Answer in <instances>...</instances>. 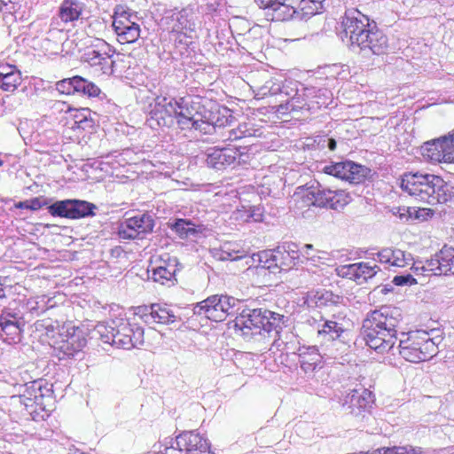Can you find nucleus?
I'll use <instances>...</instances> for the list:
<instances>
[{
	"label": "nucleus",
	"mask_w": 454,
	"mask_h": 454,
	"mask_svg": "<svg viewBox=\"0 0 454 454\" xmlns=\"http://www.w3.org/2000/svg\"><path fill=\"white\" fill-rule=\"evenodd\" d=\"M115 50L106 41L97 39L95 44L84 53V61L97 72L112 74L115 61L113 59Z\"/></svg>",
	"instance_id": "12"
},
{
	"label": "nucleus",
	"mask_w": 454,
	"mask_h": 454,
	"mask_svg": "<svg viewBox=\"0 0 454 454\" xmlns=\"http://www.w3.org/2000/svg\"><path fill=\"white\" fill-rule=\"evenodd\" d=\"M175 272L176 270L174 266L169 268L168 266L160 265L158 267H153L151 270H148V273H151L150 278H152L154 282L163 286L174 285L176 280Z\"/></svg>",
	"instance_id": "33"
},
{
	"label": "nucleus",
	"mask_w": 454,
	"mask_h": 454,
	"mask_svg": "<svg viewBox=\"0 0 454 454\" xmlns=\"http://www.w3.org/2000/svg\"><path fill=\"white\" fill-rule=\"evenodd\" d=\"M95 333L104 342L119 348L130 350L144 344V329L129 319H115L110 325L98 324Z\"/></svg>",
	"instance_id": "5"
},
{
	"label": "nucleus",
	"mask_w": 454,
	"mask_h": 454,
	"mask_svg": "<svg viewBox=\"0 0 454 454\" xmlns=\"http://www.w3.org/2000/svg\"><path fill=\"white\" fill-rule=\"evenodd\" d=\"M21 82L20 72H15L11 75L0 77V89L4 91L13 92Z\"/></svg>",
	"instance_id": "46"
},
{
	"label": "nucleus",
	"mask_w": 454,
	"mask_h": 454,
	"mask_svg": "<svg viewBox=\"0 0 454 454\" xmlns=\"http://www.w3.org/2000/svg\"><path fill=\"white\" fill-rule=\"evenodd\" d=\"M317 307H325L339 302L340 296L325 289L314 291L309 294Z\"/></svg>",
	"instance_id": "37"
},
{
	"label": "nucleus",
	"mask_w": 454,
	"mask_h": 454,
	"mask_svg": "<svg viewBox=\"0 0 454 454\" xmlns=\"http://www.w3.org/2000/svg\"><path fill=\"white\" fill-rule=\"evenodd\" d=\"M392 213L395 215H397L402 221H408L412 217V215L415 214L414 218H419L418 211L415 208L407 207H395L392 208Z\"/></svg>",
	"instance_id": "50"
},
{
	"label": "nucleus",
	"mask_w": 454,
	"mask_h": 454,
	"mask_svg": "<svg viewBox=\"0 0 454 454\" xmlns=\"http://www.w3.org/2000/svg\"><path fill=\"white\" fill-rule=\"evenodd\" d=\"M348 171L346 181H348L351 184L362 183L369 173V169L353 161H349Z\"/></svg>",
	"instance_id": "43"
},
{
	"label": "nucleus",
	"mask_w": 454,
	"mask_h": 454,
	"mask_svg": "<svg viewBox=\"0 0 454 454\" xmlns=\"http://www.w3.org/2000/svg\"><path fill=\"white\" fill-rule=\"evenodd\" d=\"M301 261L300 263L305 264L306 267L309 266L310 262H316L315 256L310 255L309 251L303 249L302 252H300Z\"/></svg>",
	"instance_id": "62"
},
{
	"label": "nucleus",
	"mask_w": 454,
	"mask_h": 454,
	"mask_svg": "<svg viewBox=\"0 0 454 454\" xmlns=\"http://www.w3.org/2000/svg\"><path fill=\"white\" fill-rule=\"evenodd\" d=\"M341 27L352 50L363 58L380 56L387 52V36L377 27L374 20H370L369 17L359 10H346Z\"/></svg>",
	"instance_id": "1"
},
{
	"label": "nucleus",
	"mask_w": 454,
	"mask_h": 454,
	"mask_svg": "<svg viewBox=\"0 0 454 454\" xmlns=\"http://www.w3.org/2000/svg\"><path fill=\"white\" fill-rule=\"evenodd\" d=\"M242 154L239 149L235 147L209 148L206 152L205 162L207 167L220 170L234 166Z\"/></svg>",
	"instance_id": "21"
},
{
	"label": "nucleus",
	"mask_w": 454,
	"mask_h": 454,
	"mask_svg": "<svg viewBox=\"0 0 454 454\" xmlns=\"http://www.w3.org/2000/svg\"><path fill=\"white\" fill-rule=\"evenodd\" d=\"M250 222H262L263 220V209L260 206H249Z\"/></svg>",
	"instance_id": "57"
},
{
	"label": "nucleus",
	"mask_w": 454,
	"mask_h": 454,
	"mask_svg": "<svg viewBox=\"0 0 454 454\" xmlns=\"http://www.w3.org/2000/svg\"><path fill=\"white\" fill-rule=\"evenodd\" d=\"M232 218L236 221L248 223L249 218V206L241 205L232 212Z\"/></svg>",
	"instance_id": "52"
},
{
	"label": "nucleus",
	"mask_w": 454,
	"mask_h": 454,
	"mask_svg": "<svg viewBox=\"0 0 454 454\" xmlns=\"http://www.w3.org/2000/svg\"><path fill=\"white\" fill-rule=\"evenodd\" d=\"M1 11L4 12H12L16 11L15 6L19 4V0H0Z\"/></svg>",
	"instance_id": "58"
},
{
	"label": "nucleus",
	"mask_w": 454,
	"mask_h": 454,
	"mask_svg": "<svg viewBox=\"0 0 454 454\" xmlns=\"http://www.w3.org/2000/svg\"><path fill=\"white\" fill-rule=\"evenodd\" d=\"M28 203L29 209L34 211L38 210L48 204L47 199L44 198H34L32 200H29Z\"/></svg>",
	"instance_id": "59"
},
{
	"label": "nucleus",
	"mask_w": 454,
	"mask_h": 454,
	"mask_svg": "<svg viewBox=\"0 0 454 454\" xmlns=\"http://www.w3.org/2000/svg\"><path fill=\"white\" fill-rule=\"evenodd\" d=\"M59 340L56 342V348L64 356H74L86 346L84 332L71 322L65 323L59 328Z\"/></svg>",
	"instance_id": "15"
},
{
	"label": "nucleus",
	"mask_w": 454,
	"mask_h": 454,
	"mask_svg": "<svg viewBox=\"0 0 454 454\" xmlns=\"http://www.w3.org/2000/svg\"><path fill=\"white\" fill-rule=\"evenodd\" d=\"M401 188L416 200L432 206L445 204L454 200V186L435 175L405 174L401 181Z\"/></svg>",
	"instance_id": "3"
},
{
	"label": "nucleus",
	"mask_w": 454,
	"mask_h": 454,
	"mask_svg": "<svg viewBox=\"0 0 454 454\" xmlns=\"http://www.w3.org/2000/svg\"><path fill=\"white\" fill-rule=\"evenodd\" d=\"M34 327L35 330L42 335L50 337L53 336L55 331L59 328V324L58 321H54L51 318H44L35 321Z\"/></svg>",
	"instance_id": "45"
},
{
	"label": "nucleus",
	"mask_w": 454,
	"mask_h": 454,
	"mask_svg": "<svg viewBox=\"0 0 454 454\" xmlns=\"http://www.w3.org/2000/svg\"><path fill=\"white\" fill-rule=\"evenodd\" d=\"M176 122L180 129L198 130L203 134L210 133V125L203 119L188 99L176 101Z\"/></svg>",
	"instance_id": "13"
},
{
	"label": "nucleus",
	"mask_w": 454,
	"mask_h": 454,
	"mask_svg": "<svg viewBox=\"0 0 454 454\" xmlns=\"http://www.w3.org/2000/svg\"><path fill=\"white\" fill-rule=\"evenodd\" d=\"M181 239H188L200 232V227L186 219H176L171 226Z\"/></svg>",
	"instance_id": "35"
},
{
	"label": "nucleus",
	"mask_w": 454,
	"mask_h": 454,
	"mask_svg": "<svg viewBox=\"0 0 454 454\" xmlns=\"http://www.w3.org/2000/svg\"><path fill=\"white\" fill-rule=\"evenodd\" d=\"M412 270L416 275L431 276L434 275L433 267L427 268V260L425 262H415Z\"/></svg>",
	"instance_id": "54"
},
{
	"label": "nucleus",
	"mask_w": 454,
	"mask_h": 454,
	"mask_svg": "<svg viewBox=\"0 0 454 454\" xmlns=\"http://www.w3.org/2000/svg\"><path fill=\"white\" fill-rule=\"evenodd\" d=\"M172 25L171 32L186 35L195 29V24L189 19V13L185 10H182L171 16Z\"/></svg>",
	"instance_id": "30"
},
{
	"label": "nucleus",
	"mask_w": 454,
	"mask_h": 454,
	"mask_svg": "<svg viewBox=\"0 0 454 454\" xmlns=\"http://www.w3.org/2000/svg\"><path fill=\"white\" fill-rule=\"evenodd\" d=\"M338 275L356 281V263L342 265L337 269Z\"/></svg>",
	"instance_id": "53"
},
{
	"label": "nucleus",
	"mask_w": 454,
	"mask_h": 454,
	"mask_svg": "<svg viewBox=\"0 0 454 454\" xmlns=\"http://www.w3.org/2000/svg\"><path fill=\"white\" fill-rule=\"evenodd\" d=\"M153 226L154 222L152 216L142 214L121 222L118 228V234L120 238L124 239H135L151 232Z\"/></svg>",
	"instance_id": "18"
},
{
	"label": "nucleus",
	"mask_w": 454,
	"mask_h": 454,
	"mask_svg": "<svg viewBox=\"0 0 454 454\" xmlns=\"http://www.w3.org/2000/svg\"><path fill=\"white\" fill-rule=\"evenodd\" d=\"M248 84L258 98L273 96L282 92L280 82L272 78L267 70L251 72Z\"/></svg>",
	"instance_id": "20"
},
{
	"label": "nucleus",
	"mask_w": 454,
	"mask_h": 454,
	"mask_svg": "<svg viewBox=\"0 0 454 454\" xmlns=\"http://www.w3.org/2000/svg\"><path fill=\"white\" fill-rule=\"evenodd\" d=\"M75 85H76L75 90H76V93H78V94L88 96L89 98H95V97H98L100 98H102L101 97L102 92H101V90L99 89V87L98 85H96L94 82H92L82 76L76 75ZM103 96H105L104 93H103Z\"/></svg>",
	"instance_id": "36"
},
{
	"label": "nucleus",
	"mask_w": 454,
	"mask_h": 454,
	"mask_svg": "<svg viewBox=\"0 0 454 454\" xmlns=\"http://www.w3.org/2000/svg\"><path fill=\"white\" fill-rule=\"evenodd\" d=\"M422 156L431 162H454V153L448 145L445 136L424 143Z\"/></svg>",
	"instance_id": "22"
},
{
	"label": "nucleus",
	"mask_w": 454,
	"mask_h": 454,
	"mask_svg": "<svg viewBox=\"0 0 454 454\" xmlns=\"http://www.w3.org/2000/svg\"><path fill=\"white\" fill-rule=\"evenodd\" d=\"M331 195V189L324 188L320 184H315V207H327L328 197Z\"/></svg>",
	"instance_id": "48"
},
{
	"label": "nucleus",
	"mask_w": 454,
	"mask_h": 454,
	"mask_svg": "<svg viewBox=\"0 0 454 454\" xmlns=\"http://www.w3.org/2000/svg\"><path fill=\"white\" fill-rule=\"evenodd\" d=\"M52 216L68 219H80L95 215L97 207L95 204L81 200H58L47 207Z\"/></svg>",
	"instance_id": "14"
},
{
	"label": "nucleus",
	"mask_w": 454,
	"mask_h": 454,
	"mask_svg": "<svg viewBox=\"0 0 454 454\" xmlns=\"http://www.w3.org/2000/svg\"><path fill=\"white\" fill-rule=\"evenodd\" d=\"M52 394L51 386L47 382L35 380L26 386L25 392L19 396V400L30 415H38L39 411H50L48 407L52 403Z\"/></svg>",
	"instance_id": "9"
},
{
	"label": "nucleus",
	"mask_w": 454,
	"mask_h": 454,
	"mask_svg": "<svg viewBox=\"0 0 454 454\" xmlns=\"http://www.w3.org/2000/svg\"><path fill=\"white\" fill-rule=\"evenodd\" d=\"M203 119L210 125V132L216 128H224L231 126L234 117L231 111L224 107L216 113H211L208 117L204 116Z\"/></svg>",
	"instance_id": "32"
},
{
	"label": "nucleus",
	"mask_w": 454,
	"mask_h": 454,
	"mask_svg": "<svg viewBox=\"0 0 454 454\" xmlns=\"http://www.w3.org/2000/svg\"><path fill=\"white\" fill-rule=\"evenodd\" d=\"M376 255L380 263L399 268L405 267L411 260V254H406L404 251L394 247L382 248Z\"/></svg>",
	"instance_id": "28"
},
{
	"label": "nucleus",
	"mask_w": 454,
	"mask_h": 454,
	"mask_svg": "<svg viewBox=\"0 0 454 454\" xmlns=\"http://www.w3.org/2000/svg\"><path fill=\"white\" fill-rule=\"evenodd\" d=\"M150 108L146 123L151 129L171 127L176 122L177 105L175 98L158 96L153 103L150 104Z\"/></svg>",
	"instance_id": "11"
},
{
	"label": "nucleus",
	"mask_w": 454,
	"mask_h": 454,
	"mask_svg": "<svg viewBox=\"0 0 454 454\" xmlns=\"http://www.w3.org/2000/svg\"><path fill=\"white\" fill-rule=\"evenodd\" d=\"M398 454H433L428 450H424L421 447H413L411 445L398 446Z\"/></svg>",
	"instance_id": "55"
},
{
	"label": "nucleus",
	"mask_w": 454,
	"mask_h": 454,
	"mask_svg": "<svg viewBox=\"0 0 454 454\" xmlns=\"http://www.w3.org/2000/svg\"><path fill=\"white\" fill-rule=\"evenodd\" d=\"M327 147L329 150L333 151L336 148V141L333 138H327Z\"/></svg>",
	"instance_id": "64"
},
{
	"label": "nucleus",
	"mask_w": 454,
	"mask_h": 454,
	"mask_svg": "<svg viewBox=\"0 0 454 454\" xmlns=\"http://www.w3.org/2000/svg\"><path fill=\"white\" fill-rule=\"evenodd\" d=\"M303 88L301 90L296 89L295 94L285 105H280L278 111L283 114L286 112H296L300 110L310 111V103L303 95Z\"/></svg>",
	"instance_id": "31"
},
{
	"label": "nucleus",
	"mask_w": 454,
	"mask_h": 454,
	"mask_svg": "<svg viewBox=\"0 0 454 454\" xmlns=\"http://www.w3.org/2000/svg\"><path fill=\"white\" fill-rule=\"evenodd\" d=\"M236 317V326L244 334L274 337L273 344L278 348L284 343L281 333L286 326L285 316L263 309L241 308Z\"/></svg>",
	"instance_id": "4"
},
{
	"label": "nucleus",
	"mask_w": 454,
	"mask_h": 454,
	"mask_svg": "<svg viewBox=\"0 0 454 454\" xmlns=\"http://www.w3.org/2000/svg\"><path fill=\"white\" fill-rule=\"evenodd\" d=\"M276 254V250H265L258 253L257 254H254V256H257L258 258V266L262 269L270 270L272 268H278V263L274 260Z\"/></svg>",
	"instance_id": "47"
},
{
	"label": "nucleus",
	"mask_w": 454,
	"mask_h": 454,
	"mask_svg": "<svg viewBox=\"0 0 454 454\" xmlns=\"http://www.w3.org/2000/svg\"><path fill=\"white\" fill-rule=\"evenodd\" d=\"M303 95L309 101L311 110L327 107L333 99L331 91L325 88L306 87L303 88Z\"/></svg>",
	"instance_id": "29"
},
{
	"label": "nucleus",
	"mask_w": 454,
	"mask_h": 454,
	"mask_svg": "<svg viewBox=\"0 0 454 454\" xmlns=\"http://www.w3.org/2000/svg\"><path fill=\"white\" fill-rule=\"evenodd\" d=\"M138 317L147 325L157 324H171L176 322V316L174 311L167 305L158 303L150 306H138L135 309L134 320Z\"/></svg>",
	"instance_id": "19"
},
{
	"label": "nucleus",
	"mask_w": 454,
	"mask_h": 454,
	"mask_svg": "<svg viewBox=\"0 0 454 454\" xmlns=\"http://www.w3.org/2000/svg\"><path fill=\"white\" fill-rule=\"evenodd\" d=\"M24 325V321L22 319H17V320H11V319H3L0 318V325Z\"/></svg>",
	"instance_id": "63"
},
{
	"label": "nucleus",
	"mask_w": 454,
	"mask_h": 454,
	"mask_svg": "<svg viewBox=\"0 0 454 454\" xmlns=\"http://www.w3.org/2000/svg\"><path fill=\"white\" fill-rule=\"evenodd\" d=\"M328 208L340 210L350 202L351 197L343 190H331V195L328 197Z\"/></svg>",
	"instance_id": "42"
},
{
	"label": "nucleus",
	"mask_w": 454,
	"mask_h": 454,
	"mask_svg": "<svg viewBox=\"0 0 454 454\" xmlns=\"http://www.w3.org/2000/svg\"><path fill=\"white\" fill-rule=\"evenodd\" d=\"M257 129L254 128L251 122H242L238 125L237 128L231 129L227 131V135H224L223 140L225 141H236L242 138L251 137L256 136Z\"/></svg>",
	"instance_id": "34"
},
{
	"label": "nucleus",
	"mask_w": 454,
	"mask_h": 454,
	"mask_svg": "<svg viewBox=\"0 0 454 454\" xmlns=\"http://www.w3.org/2000/svg\"><path fill=\"white\" fill-rule=\"evenodd\" d=\"M76 76L72 78L63 79L56 83V89L62 94L71 95L75 94Z\"/></svg>",
	"instance_id": "49"
},
{
	"label": "nucleus",
	"mask_w": 454,
	"mask_h": 454,
	"mask_svg": "<svg viewBox=\"0 0 454 454\" xmlns=\"http://www.w3.org/2000/svg\"><path fill=\"white\" fill-rule=\"evenodd\" d=\"M339 403L349 413L358 415L372 403V395L369 390L361 387L346 392Z\"/></svg>",
	"instance_id": "23"
},
{
	"label": "nucleus",
	"mask_w": 454,
	"mask_h": 454,
	"mask_svg": "<svg viewBox=\"0 0 454 454\" xmlns=\"http://www.w3.org/2000/svg\"><path fill=\"white\" fill-rule=\"evenodd\" d=\"M241 301L224 294H214L197 302L193 306V313L198 316L220 322L229 316H234L240 310Z\"/></svg>",
	"instance_id": "7"
},
{
	"label": "nucleus",
	"mask_w": 454,
	"mask_h": 454,
	"mask_svg": "<svg viewBox=\"0 0 454 454\" xmlns=\"http://www.w3.org/2000/svg\"><path fill=\"white\" fill-rule=\"evenodd\" d=\"M436 349L434 340L423 330L402 333L399 345L395 348L402 357L411 363L428 360L436 353Z\"/></svg>",
	"instance_id": "6"
},
{
	"label": "nucleus",
	"mask_w": 454,
	"mask_h": 454,
	"mask_svg": "<svg viewBox=\"0 0 454 454\" xmlns=\"http://www.w3.org/2000/svg\"><path fill=\"white\" fill-rule=\"evenodd\" d=\"M275 261L278 263V268L283 270H287L298 265L301 261L300 251L298 246L294 243H284L278 246L276 249Z\"/></svg>",
	"instance_id": "25"
},
{
	"label": "nucleus",
	"mask_w": 454,
	"mask_h": 454,
	"mask_svg": "<svg viewBox=\"0 0 454 454\" xmlns=\"http://www.w3.org/2000/svg\"><path fill=\"white\" fill-rule=\"evenodd\" d=\"M356 282L358 284H363L368 279L373 278L380 270V267L377 264L372 265L370 262H361L356 263Z\"/></svg>",
	"instance_id": "38"
},
{
	"label": "nucleus",
	"mask_w": 454,
	"mask_h": 454,
	"mask_svg": "<svg viewBox=\"0 0 454 454\" xmlns=\"http://www.w3.org/2000/svg\"><path fill=\"white\" fill-rule=\"evenodd\" d=\"M349 161L331 163L324 166L323 172L333 176L341 180H346Z\"/></svg>",
	"instance_id": "44"
},
{
	"label": "nucleus",
	"mask_w": 454,
	"mask_h": 454,
	"mask_svg": "<svg viewBox=\"0 0 454 454\" xmlns=\"http://www.w3.org/2000/svg\"><path fill=\"white\" fill-rule=\"evenodd\" d=\"M112 26L117 40L122 44L135 43L140 36V26L131 20V14L126 11L117 9L114 12Z\"/></svg>",
	"instance_id": "17"
},
{
	"label": "nucleus",
	"mask_w": 454,
	"mask_h": 454,
	"mask_svg": "<svg viewBox=\"0 0 454 454\" xmlns=\"http://www.w3.org/2000/svg\"><path fill=\"white\" fill-rule=\"evenodd\" d=\"M247 254V251L243 248H238V245L233 243H225L221 248L219 259L223 261H237L246 257Z\"/></svg>",
	"instance_id": "41"
},
{
	"label": "nucleus",
	"mask_w": 454,
	"mask_h": 454,
	"mask_svg": "<svg viewBox=\"0 0 454 454\" xmlns=\"http://www.w3.org/2000/svg\"><path fill=\"white\" fill-rule=\"evenodd\" d=\"M23 326L15 324L0 325V336L8 344L17 343L21 339Z\"/></svg>",
	"instance_id": "40"
},
{
	"label": "nucleus",
	"mask_w": 454,
	"mask_h": 454,
	"mask_svg": "<svg viewBox=\"0 0 454 454\" xmlns=\"http://www.w3.org/2000/svg\"><path fill=\"white\" fill-rule=\"evenodd\" d=\"M261 8L267 9V16H270L272 21H284L293 18H302L303 13L298 12L302 0H270V3H262L256 0Z\"/></svg>",
	"instance_id": "16"
},
{
	"label": "nucleus",
	"mask_w": 454,
	"mask_h": 454,
	"mask_svg": "<svg viewBox=\"0 0 454 454\" xmlns=\"http://www.w3.org/2000/svg\"><path fill=\"white\" fill-rule=\"evenodd\" d=\"M0 318L11 319V320L22 319V317H20V315L19 313L14 312L10 309H3L0 314Z\"/></svg>",
	"instance_id": "61"
},
{
	"label": "nucleus",
	"mask_w": 454,
	"mask_h": 454,
	"mask_svg": "<svg viewBox=\"0 0 454 454\" xmlns=\"http://www.w3.org/2000/svg\"><path fill=\"white\" fill-rule=\"evenodd\" d=\"M401 311L395 307H381L367 314L362 325V336L365 344L380 354L392 352L397 340Z\"/></svg>",
	"instance_id": "2"
},
{
	"label": "nucleus",
	"mask_w": 454,
	"mask_h": 454,
	"mask_svg": "<svg viewBox=\"0 0 454 454\" xmlns=\"http://www.w3.org/2000/svg\"><path fill=\"white\" fill-rule=\"evenodd\" d=\"M392 282L395 286H411L417 283L416 279L411 274L395 276Z\"/></svg>",
	"instance_id": "56"
},
{
	"label": "nucleus",
	"mask_w": 454,
	"mask_h": 454,
	"mask_svg": "<svg viewBox=\"0 0 454 454\" xmlns=\"http://www.w3.org/2000/svg\"><path fill=\"white\" fill-rule=\"evenodd\" d=\"M30 30L36 34H42L41 37L36 35L33 39L35 49L40 50L48 55H55L59 52L65 27H60L58 20H51L49 26L44 22H33L30 24Z\"/></svg>",
	"instance_id": "10"
},
{
	"label": "nucleus",
	"mask_w": 454,
	"mask_h": 454,
	"mask_svg": "<svg viewBox=\"0 0 454 454\" xmlns=\"http://www.w3.org/2000/svg\"><path fill=\"white\" fill-rule=\"evenodd\" d=\"M84 4L76 0H64L59 9L58 15L51 20H58L60 27H65V24L77 20L82 11Z\"/></svg>",
	"instance_id": "26"
},
{
	"label": "nucleus",
	"mask_w": 454,
	"mask_h": 454,
	"mask_svg": "<svg viewBox=\"0 0 454 454\" xmlns=\"http://www.w3.org/2000/svg\"><path fill=\"white\" fill-rule=\"evenodd\" d=\"M317 327V339L322 347L329 350L328 356L334 357L337 354L333 348L343 343L344 335L348 332L349 319L342 313L333 314L330 318H322Z\"/></svg>",
	"instance_id": "8"
},
{
	"label": "nucleus",
	"mask_w": 454,
	"mask_h": 454,
	"mask_svg": "<svg viewBox=\"0 0 454 454\" xmlns=\"http://www.w3.org/2000/svg\"><path fill=\"white\" fill-rule=\"evenodd\" d=\"M299 362L305 373L313 372L321 367L323 356L316 346H302L298 349Z\"/></svg>",
	"instance_id": "27"
},
{
	"label": "nucleus",
	"mask_w": 454,
	"mask_h": 454,
	"mask_svg": "<svg viewBox=\"0 0 454 454\" xmlns=\"http://www.w3.org/2000/svg\"><path fill=\"white\" fill-rule=\"evenodd\" d=\"M428 267H433L434 276L454 275V247L444 246L427 260Z\"/></svg>",
	"instance_id": "24"
},
{
	"label": "nucleus",
	"mask_w": 454,
	"mask_h": 454,
	"mask_svg": "<svg viewBox=\"0 0 454 454\" xmlns=\"http://www.w3.org/2000/svg\"><path fill=\"white\" fill-rule=\"evenodd\" d=\"M15 72H20L13 65L0 64V77L11 75Z\"/></svg>",
	"instance_id": "60"
},
{
	"label": "nucleus",
	"mask_w": 454,
	"mask_h": 454,
	"mask_svg": "<svg viewBox=\"0 0 454 454\" xmlns=\"http://www.w3.org/2000/svg\"><path fill=\"white\" fill-rule=\"evenodd\" d=\"M325 0H302L300 2L301 10L304 11L308 9L304 12L305 15H314L317 13L318 10L321 8V4Z\"/></svg>",
	"instance_id": "51"
},
{
	"label": "nucleus",
	"mask_w": 454,
	"mask_h": 454,
	"mask_svg": "<svg viewBox=\"0 0 454 454\" xmlns=\"http://www.w3.org/2000/svg\"><path fill=\"white\" fill-rule=\"evenodd\" d=\"M294 198L301 207L315 206V184L298 187L294 194Z\"/></svg>",
	"instance_id": "39"
}]
</instances>
